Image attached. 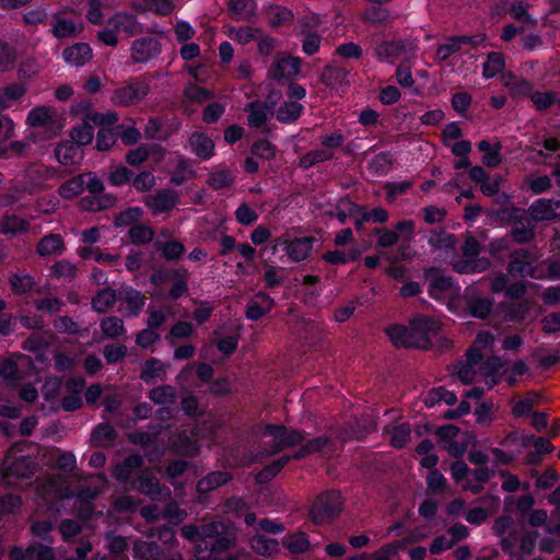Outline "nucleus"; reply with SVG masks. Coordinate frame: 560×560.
<instances>
[{"label":"nucleus","instance_id":"58836bf2","mask_svg":"<svg viewBox=\"0 0 560 560\" xmlns=\"http://www.w3.org/2000/svg\"><path fill=\"white\" fill-rule=\"evenodd\" d=\"M526 253L517 252L513 255L510 264V273H520L522 276L533 275L530 262L525 260Z\"/></svg>","mask_w":560,"mask_h":560},{"label":"nucleus","instance_id":"5701e85b","mask_svg":"<svg viewBox=\"0 0 560 560\" xmlns=\"http://www.w3.org/2000/svg\"><path fill=\"white\" fill-rule=\"evenodd\" d=\"M52 34L58 38L74 36L82 31V26L75 24L72 20L55 15L51 20Z\"/></svg>","mask_w":560,"mask_h":560},{"label":"nucleus","instance_id":"4be33fe9","mask_svg":"<svg viewBox=\"0 0 560 560\" xmlns=\"http://www.w3.org/2000/svg\"><path fill=\"white\" fill-rule=\"evenodd\" d=\"M191 151L201 160H208L213 155V141L201 132H194L189 138Z\"/></svg>","mask_w":560,"mask_h":560},{"label":"nucleus","instance_id":"7ed1b4c3","mask_svg":"<svg viewBox=\"0 0 560 560\" xmlns=\"http://www.w3.org/2000/svg\"><path fill=\"white\" fill-rule=\"evenodd\" d=\"M26 125L34 128H42L44 138L51 139L63 129L65 117L54 107L38 106L27 114Z\"/></svg>","mask_w":560,"mask_h":560},{"label":"nucleus","instance_id":"c85d7f7f","mask_svg":"<svg viewBox=\"0 0 560 560\" xmlns=\"http://www.w3.org/2000/svg\"><path fill=\"white\" fill-rule=\"evenodd\" d=\"M63 249V243L59 235H47L42 238L37 246V252L40 256H50L60 254Z\"/></svg>","mask_w":560,"mask_h":560},{"label":"nucleus","instance_id":"2eb2a0df","mask_svg":"<svg viewBox=\"0 0 560 560\" xmlns=\"http://www.w3.org/2000/svg\"><path fill=\"white\" fill-rule=\"evenodd\" d=\"M160 52L158 40L153 38H140L133 42L131 55L135 61L145 62Z\"/></svg>","mask_w":560,"mask_h":560},{"label":"nucleus","instance_id":"1a4fd4ad","mask_svg":"<svg viewBox=\"0 0 560 560\" xmlns=\"http://www.w3.org/2000/svg\"><path fill=\"white\" fill-rule=\"evenodd\" d=\"M262 438L266 443H272V452H277L281 448L295 445L301 441V434L296 431H288L285 428L280 425H268L264 432Z\"/></svg>","mask_w":560,"mask_h":560},{"label":"nucleus","instance_id":"c756f323","mask_svg":"<svg viewBox=\"0 0 560 560\" xmlns=\"http://www.w3.org/2000/svg\"><path fill=\"white\" fill-rule=\"evenodd\" d=\"M84 184L83 175L72 177L60 186L59 195L65 199L75 198L83 191Z\"/></svg>","mask_w":560,"mask_h":560},{"label":"nucleus","instance_id":"3c124183","mask_svg":"<svg viewBox=\"0 0 560 560\" xmlns=\"http://www.w3.org/2000/svg\"><path fill=\"white\" fill-rule=\"evenodd\" d=\"M144 8L156 14H171L175 8L172 0H145Z\"/></svg>","mask_w":560,"mask_h":560},{"label":"nucleus","instance_id":"423d86ee","mask_svg":"<svg viewBox=\"0 0 560 560\" xmlns=\"http://www.w3.org/2000/svg\"><path fill=\"white\" fill-rule=\"evenodd\" d=\"M342 498L339 492L330 491L320 494L312 508V517L315 523H326L338 515L342 510Z\"/></svg>","mask_w":560,"mask_h":560},{"label":"nucleus","instance_id":"6e6552de","mask_svg":"<svg viewBox=\"0 0 560 560\" xmlns=\"http://www.w3.org/2000/svg\"><path fill=\"white\" fill-rule=\"evenodd\" d=\"M478 253V243L474 237L466 240L464 245V260H458L453 264L454 269L459 273H476L485 271L489 262L483 258H475Z\"/></svg>","mask_w":560,"mask_h":560},{"label":"nucleus","instance_id":"c03bdc74","mask_svg":"<svg viewBox=\"0 0 560 560\" xmlns=\"http://www.w3.org/2000/svg\"><path fill=\"white\" fill-rule=\"evenodd\" d=\"M101 128L97 132L96 148L100 151H106L113 147L116 141L115 133L108 128L110 125H98Z\"/></svg>","mask_w":560,"mask_h":560},{"label":"nucleus","instance_id":"603ef678","mask_svg":"<svg viewBox=\"0 0 560 560\" xmlns=\"http://www.w3.org/2000/svg\"><path fill=\"white\" fill-rule=\"evenodd\" d=\"M102 330L105 336L115 338L124 332L122 320L117 317H108L102 322Z\"/></svg>","mask_w":560,"mask_h":560},{"label":"nucleus","instance_id":"a18cd8bd","mask_svg":"<svg viewBox=\"0 0 560 560\" xmlns=\"http://www.w3.org/2000/svg\"><path fill=\"white\" fill-rule=\"evenodd\" d=\"M115 300H116V295L113 290H110V289L102 290L93 299V307L97 312H104L114 304Z\"/></svg>","mask_w":560,"mask_h":560},{"label":"nucleus","instance_id":"473e14b6","mask_svg":"<svg viewBox=\"0 0 560 560\" xmlns=\"http://www.w3.org/2000/svg\"><path fill=\"white\" fill-rule=\"evenodd\" d=\"M230 479V475L223 471H215L209 474L206 478L201 479L197 488L199 491L205 492L212 490L221 485H224Z\"/></svg>","mask_w":560,"mask_h":560},{"label":"nucleus","instance_id":"bb28decb","mask_svg":"<svg viewBox=\"0 0 560 560\" xmlns=\"http://www.w3.org/2000/svg\"><path fill=\"white\" fill-rule=\"evenodd\" d=\"M26 92L24 84H12L0 91V110L11 107Z\"/></svg>","mask_w":560,"mask_h":560},{"label":"nucleus","instance_id":"4c0bfd02","mask_svg":"<svg viewBox=\"0 0 560 560\" xmlns=\"http://www.w3.org/2000/svg\"><path fill=\"white\" fill-rule=\"evenodd\" d=\"M387 433L390 436L392 445L395 447H404L410 441V429L404 423L395 425Z\"/></svg>","mask_w":560,"mask_h":560},{"label":"nucleus","instance_id":"bf43d9fd","mask_svg":"<svg viewBox=\"0 0 560 560\" xmlns=\"http://www.w3.org/2000/svg\"><path fill=\"white\" fill-rule=\"evenodd\" d=\"M135 552L144 560H156L160 556L159 548L148 542H138L135 546Z\"/></svg>","mask_w":560,"mask_h":560},{"label":"nucleus","instance_id":"f3484780","mask_svg":"<svg viewBox=\"0 0 560 560\" xmlns=\"http://www.w3.org/2000/svg\"><path fill=\"white\" fill-rule=\"evenodd\" d=\"M387 335L397 347H413L415 342L423 340L420 335H412L411 322L408 327L395 325L387 329Z\"/></svg>","mask_w":560,"mask_h":560},{"label":"nucleus","instance_id":"37998d69","mask_svg":"<svg viewBox=\"0 0 560 560\" xmlns=\"http://www.w3.org/2000/svg\"><path fill=\"white\" fill-rule=\"evenodd\" d=\"M488 478L489 471L483 468L470 471V480L463 485V489L478 493L482 488V482H485Z\"/></svg>","mask_w":560,"mask_h":560},{"label":"nucleus","instance_id":"69168bd1","mask_svg":"<svg viewBox=\"0 0 560 560\" xmlns=\"http://www.w3.org/2000/svg\"><path fill=\"white\" fill-rule=\"evenodd\" d=\"M132 185L139 191H147L155 185V177L149 172H143L135 177Z\"/></svg>","mask_w":560,"mask_h":560},{"label":"nucleus","instance_id":"cd10ccee","mask_svg":"<svg viewBox=\"0 0 560 560\" xmlns=\"http://www.w3.org/2000/svg\"><path fill=\"white\" fill-rule=\"evenodd\" d=\"M557 214L555 205L550 200H537L529 208V215L533 220H549Z\"/></svg>","mask_w":560,"mask_h":560},{"label":"nucleus","instance_id":"49530a36","mask_svg":"<svg viewBox=\"0 0 560 560\" xmlns=\"http://www.w3.org/2000/svg\"><path fill=\"white\" fill-rule=\"evenodd\" d=\"M275 539L266 538L264 535H257L252 539V548L261 555H269L277 549Z\"/></svg>","mask_w":560,"mask_h":560},{"label":"nucleus","instance_id":"338daca9","mask_svg":"<svg viewBox=\"0 0 560 560\" xmlns=\"http://www.w3.org/2000/svg\"><path fill=\"white\" fill-rule=\"evenodd\" d=\"M291 15V11L282 7H271L268 13L269 21L273 25H279L289 21Z\"/></svg>","mask_w":560,"mask_h":560},{"label":"nucleus","instance_id":"0eeeda50","mask_svg":"<svg viewBox=\"0 0 560 560\" xmlns=\"http://www.w3.org/2000/svg\"><path fill=\"white\" fill-rule=\"evenodd\" d=\"M278 247H282L292 260L301 261L311 253L313 237L304 236L292 240L290 235H283L273 241L272 250L276 252Z\"/></svg>","mask_w":560,"mask_h":560},{"label":"nucleus","instance_id":"0e129e2a","mask_svg":"<svg viewBox=\"0 0 560 560\" xmlns=\"http://www.w3.org/2000/svg\"><path fill=\"white\" fill-rule=\"evenodd\" d=\"M129 236L133 243H145L152 240L153 232L143 225H135L129 231Z\"/></svg>","mask_w":560,"mask_h":560},{"label":"nucleus","instance_id":"412c9836","mask_svg":"<svg viewBox=\"0 0 560 560\" xmlns=\"http://www.w3.org/2000/svg\"><path fill=\"white\" fill-rule=\"evenodd\" d=\"M120 307L129 315H137L144 306L145 298L138 291L127 288L120 293Z\"/></svg>","mask_w":560,"mask_h":560},{"label":"nucleus","instance_id":"680f3d73","mask_svg":"<svg viewBox=\"0 0 560 560\" xmlns=\"http://www.w3.org/2000/svg\"><path fill=\"white\" fill-rule=\"evenodd\" d=\"M30 560H54V553L48 546H32L27 549Z\"/></svg>","mask_w":560,"mask_h":560},{"label":"nucleus","instance_id":"4d7b16f0","mask_svg":"<svg viewBox=\"0 0 560 560\" xmlns=\"http://www.w3.org/2000/svg\"><path fill=\"white\" fill-rule=\"evenodd\" d=\"M142 214V210L139 207L129 208L121 212L115 220L117 226H124L132 224L138 221Z\"/></svg>","mask_w":560,"mask_h":560},{"label":"nucleus","instance_id":"6ab92c4d","mask_svg":"<svg viewBox=\"0 0 560 560\" xmlns=\"http://www.w3.org/2000/svg\"><path fill=\"white\" fill-rule=\"evenodd\" d=\"M108 25L119 33L132 36L141 31V27L133 15L128 13H117L110 20Z\"/></svg>","mask_w":560,"mask_h":560},{"label":"nucleus","instance_id":"e2e57ef3","mask_svg":"<svg viewBox=\"0 0 560 560\" xmlns=\"http://www.w3.org/2000/svg\"><path fill=\"white\" fill-rule=\"evenodd\" d=\"M131 178V172L125 166H118L109 174L108 180L114 186L127 184Z\"/></svg>","mask_w":560,"mask_h":560},{"label":"nucleus","instance_id":"c9c22d12","mask_svg":"<svg viewBox=\"0 0 560 560\" xmlns=\"http://www.w3.org/2000/svg\"><path fill=\"white\" fill-rule=\"evenodd\" d=\"M506 283H508V280H506L505 276L497 277L492 281V290L494 292H500L506 288V294L512 298H518L525 291V287L523 283H514V284H511L510 287H506Z\"/></svg>","mask_w":560,"mask_h":560},{"label":"nucleus","instance_id":"dca6fc26","mask_svg":"<svg viewBox=\"0 0 560 560\" xmlns=\"http://www.w3.org/2000/svg\"><path fill=\"white\" fill-rule=\"evenodd\" d=\"M465 303L467 313L477 318H486L491 310L493 302L488 298H481L475 293L468 294L463 299L462 304Z\"/></svg>","mask_w":560,"mask_h":560},{"label":"nucleus","instance_id":"e433bc0d","mask_svg":"<svg viewBox=\"0 0 560 560\" xmlns=\"http://www.w3.org/2000/svg\"><path fill=\"white\" fill-rule=\"evenodd\" d=\"M28 222L18 217L4 218L0 223V231L3 234H18L26 231Z\"/></svg>","mask_w":560,"mask_h":560},{"label":"nucleus","instance_id":"79ce46f5","mask_svg":"<svg viewBox=\"0 0 560 560\" xmlns=\"http://www.w3.org/2000/svg\"><path fill=\"white\" fill-rule=\"evenodd\" d=\"M142 463V459L138 455L129 456L125 459L122 466H117L115 468V476L119 480H128L131 477V470L136 467H139Z\"/></svg>","mask_w":560,"mask_h":560},{"label":"nucleus","instance_id":"8fccbe9b","mask_svg":"<svg viewBox=\"0 0 560 560\" xmlns=\"http://www.w3.org/2000/svg\"><path fill=\"white\" fill-rule=\"evenodd\" d=\"M285 545L292 552H304L308 549L310 542L303 533H296L285 538Z\"/></svg>","mask_w":560,"mask_h":560},{"label":"nucleus","instance_id":"2f4dec72","mask_svg":"<svg viewBox=\"0 0 560 560\" xmlns=\"http://www.w3.org/2000/svg\"><path fill=\"white\" fill-rule=\"evenodd\" d=\"M302 109V105L296 101L287 102L278 109L277 119L282 122H291L300 117Z\"/></svg>","mask_w":560,"mask_h":560},{"label":"nucleus","instance_id":"393cba45","mask_svg":"<svg viewBox=\"0 0 560 560\" xmlns=\"http://www.w3.org/2000/svg\"><path fill=\"white\" fill-rule=\"evenodd\" d=\"M248 125L250 127H260L272 115V107L262 103H250L248 105Z\"/></svg>","mask_w":560,"mask_h":560},{"label":"nucleus","instance_id":"f704fd0d","mask_svg":"<svg viewBox=\"0 0 560 560\" xmlns=\"http://www.w3.org/2000/svg\"><path fill=\"white\" fill-rule=\"evenodd\" d=\"M505 61L500 52H492L483 65V77L493 78L504 68Z\"/></svg>","mask_w":560,"mask_h":560},{"label":"nucleus","instance_id":"7c9ffc66","mask_svg":"<svg viewBox=\"0 0 560 560\" xmlns=\"http://www.w3.org/2000/svg\"><path fill=\"white\" fill-rule=\"evenodd\" d=\"M165 374L164 365L160 360L152 359L145 362L141 377L147 383H152L162 380Z\"/></svg>","mask_w":560,"mask_h":560},{"label":"nucleus","instance_id":"f03ea898","mask_svg":"<svg viewBox=\"0 0 560 560\" xmlns=\"http://www.w3.org/2000/svg\"><path fill=\"white\" fill-rule=\"evenodd\" d=\"M479 348L475 347L467 352L466 363L460 365L457 376L463 384L485 382L488 388L497 385L501 380V360L498 357L481 361Z\"/></svg>","mask_w":560,"mask_h":560},{"label":"nucleus","instance_id":"774afa93","mask_svg":"<svg viewBox=\"0 0 560 560\" xmlns=\"http://www.w3.org/2000/svg\"><path fill=\"white\" fill-rule=\"evenodd\" d=\"M542 330L546 334H553L560 330V313H551L546 315L542 320Z\"/></svg>","mask_w":560,"mask_h":560},{"label":"nucleus","instance_id":"a878e982","mask_svg":"<svg viewBox=\"0 0 560 560\" xmlns=\"http://www.w3.org/2000/svg\"><path fill=\"white\" fill-rule=\"evenodd\" d=\"M405 46L400 42L382 43L376 47L375 54L380 60L393 63L402 56Z\"/></svg>","mask_w":560,"mask_h":560},{"label":"nucleus","instance_id":"052dcab7","mask_svg":"<svg viewBox=\"0 0 560 560\" xmlns=\"http://www.w3.org/2000/svg\"><path fill=\"white\" fill-rule=\"evenodd\" d=\"M21 498L16 495H5L0 499V517L20 509Z\"/></svg>","mask_w":560,"mask_h":560},{"label":"nucleus","instance_id":"ddd939ff","mask_svg":"<svg viewBox=\"0 0 560 560\" xmlns=\"http://www.w3.org/2000/svg\"><path fill=\"white\" fill-rule=\"evenodd\" d=\"M145 205L153 214H161L172 210L177 203V195L172 190L159 191L145 197Z\"/></svg>","mask_w":560,"mask_h":560},{"label":"nucleus","instance_id":"4468645a","mask_svg":"<svg viewBox=\"0 0 560 560\" xmlns=\"http://www.w3.org/2000/svg\"><path fill=\"white\" fill-rule=\"evenodd\" d=\"M63 60L71 67H81L92 58V49L85 43H77L62 51Z\"/></svg>","mask_w":560,"mask_h":560},{"label":"nucleus","instance_id":"5fc2aeb1","mask_svg":"<svg viewBox=\"0 0 560 560\" xmlns=\"http://www.w3.org/2000/svg\"><path fill=\"white\" fill-rule=\"evenodd\" d=\"M451 474L454 481L463 487L470 480V470L463 462H456L451 467Z\"/></svg>","mask_w":560,"mask_h":560},{"label":"nucleus","instance_id":"ea45409f","mask_svg":"<svg viewBox=\"0 0 560 560\" xmlns=\"http://www.w3.org/2000/svg\"><path fill=\"white\" fill-rule=\"evenodd\" d=\"M135 487L152 498H155V495L160 493L159 482L156 478L152 477L150 474L139 477L138 480L135 481Z\"/></svg>","mask_w":560,"mask_h":560},{"label":"nucleus","instance_id":"a19ab883","mask_svg":"<svg viewBox=\"0 0 560 560\" xmlns=\"http://www.w3.org/2000/svg\"><path fill=\"white\" fill-rule=\"evenodd\" d=\"M149 397L155 404L166 406L174 402L175 390L171 386H161L153 388Z\"/></svg>","mask_w":560,"mask_h":560},{"label":"nucleus","instance_id":"09e8293b","mask_svg":"<svg viewBox=\"0 0 560 560\" xmlns=\"http://www.w3.org/2000/svg\"><path fill=\"white\" fill-rule=\"evenodd\" d=\"M115 439V430L108 424H101L94 431L92 440L95 444L103 446Z\"/></svg>","mask_w":560,"mask_h":560},{"label":"nucleus","instance_id":"13d9d810","mask_svg":"<svg viewBox=\"0 0 560 560\" xmlns=\"http://www.w3.org/2000/svg\"><path fill=\"white\" fill-rule=\"evenodd\" d=\"M464 38H452L448 39L445 44L439 46L436 50V57L440 60H445L448 58L452 54L457 51L460 47V43L464 42Z\"/></svg>","mask_w":560,"mask_h":560},{"label":"nucleus","instance_id":"864d4df0","mask_svg":"<svg viewBox=\"0 0 560 560\" xmlns=\"http://www.w3.org/2000/svg\"><path fill=\"white\" fill-rule=\"evenodd\" d=\"M427 486L433 493L443 492L446 489V480L438 469H432L427 476Z\"/></svg>","mask_w":560,"mask_h":560},{"label":"nucleus","instance_id":"9d476101","mask_svg":"<svg viewBox=\"0 0 560 560\" xmlns=\"http://www.w3.org/2000/svg\"><path fill=\"white\" fill-rule=\"evenodd\" d=\"M441 329L439 320L428 316H417L411 320L412 335H420L423 340L415 342L413 347L425 348L430 340L438 335Z\"/></svg>","mask_w":560,"mask_h":560},{"label":"nucleus","instance_id":"20e7f679","mask_svg":"<svg viewBox=\"0 0 560 560\" xmlns=\"http://www.w3.org/2000/svg\"><path fill=\"white\" fill-rule=\"evenodd\" d=\"M118 120V116L114 112L106 114L93 113L86 116L85 120L74 127L71 131L72 143L78 145H85L92 142L94 136V126L97 125H113Z\"/></svg>","mask_w":560,"mask_h":560},{"label":"nucleus","instance_id":"b1692460","mask_svg":"<svg viewBox=\"0 0 560 560\" xmlns=\"http://www.w3.org/2000/svg\"><path fill=\"white\" fill-rule=\"evenodd\" d=\"M272 305V300L268 295L259 293L249 302L246 316L248 319L256 320L269 312Z\"/></svg>","mask_w":560,"mask_h":560},{"label":"nucleus","instance_id":"aec40b11","mask_svg":"<svg viewBox=\"0 0 560 560\" xmlns=\"http://www.w3.org/2000/svg\"><path fill=\"white\" fill-rule=\"evenodd\" d=\"M57 161L66 166L75 165L82 160V152L71 141L61 142L55 150Z\"/></svg>","mask_w":560,"mask_h":560},{"label":"nucleus","instance_id":"de8ad7c7","mask_svg":"<svg viewBox=\"0 0 560 560\" xmlns=\"http://www.w3.org/2000/svg\"><path fill=\"white\" fill-rule=\"evenodd\" d=\"M229 8L237 18H247L254 13L255 4L253 0H233Z\"/></svg>","mask_w":560,"mask_h":560},{"label":"nucleus","instance_id":"72a5a7b5","mask_svg":"<svg viewBox=\"0 0 560 560\" xmlns=\"http://www.w3.org/2000/svg\"><path fill=\"white\" fill-rule=\"evenodd\" d=\"M500 374L501 377L506 374L508 383L513 385L517 382L518 377L524 375L527 372V365L522 360L514 361L510 366H506L501 362Z\"/></svg>","mask_w":560,"mask_h":560},{"label":"nucleus","instance_id":"f257e3e1","mask_svg":"<svg viewBox=\"0 0 560 560\" xmlns=\"http://www.w3.org/2000/svg\"><path fill=\"white\" fill-rule=\"evenodd\" d=\"M182 535L196 545V552L199 559L205 558L202 552L209 547L211 551L224 549L234 540L232 529L219 522H213L202 527L192 525L184 526L182 528Z\"/></svg>","mask_w":560,"mask_h":560},{"label":"nucleus","instance_id":"6e6d98bb","mask_svg":"<svg viewBox=\"0 0 560 560\" xmlns=\"http://www.w3.org/2000/svg\"><path fill=\"white\" fill-rule=\"evenodd\" d=\"M15 61V51L7 44L0 43V71L11 69Z\"/></svg>","mask_w":560,"mask_h":560},{"label":"nucleus","instance_id":"a211bd4d","mask_svg":"<svg viewBox=\"0 0 560 560\" xmlns=\"http://www.w3.org/2000/svg\"><path fill=\"white\" fill-rule=\"evenodd\" d=\"M3 470L7 476L24 478L30 471V462L19 456L16 450H12L3 462Z\"/></svg>","mask_w":560,"mask_h":560},{"label":"nucleus","instance_id":"9b49d317","mask_svg":"<svg viewBox=\"0 0 560 560\" xmlns=\"http://www.w3.org/2000/svg\"><path fill=\"white\" fill-rule=\"evenodd\" d=\"M148 94V86L143 82H131L115 91L112 102L116 105L128 106L140 102Z\"/></svg>","mask_w":560,"mask_h":560},{"label":"nucleus","instance_id":"f8f14e48","mask_svg":"<svg viewBox=\"0 0 560 560\" xmlns=\"http://www.w3.org/2000/svg\"><path fill=\"white\" fill-rule=\"evenodd\" d=\"M300 60L288 55H278L271 69L270 74L273 78L290 79L299 74Z\"/></svg>","mask_w":560,"mask_h":560},{"label":"nucleus","instance_id":"39448f33","mask_svg":"<svg viewBox=\"0 0 560 560\" xmlns=\"http://www.w3.org/2000/svg\"><path fill=\"white\" fill-rule=\"evenodd\" d=\"M458 292L459 288L447 277L439 276L431 279V296L446 303L447 308L456 314H460L463 302V298L459 296Z\"/></svg>","mask_w":560,"mask_h":560}]
</instances>
